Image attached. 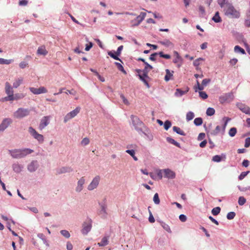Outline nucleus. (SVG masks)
Here are the masks:
<instances>
[{
	"label": "nucleus",
	"instance_id": "f704fd0d",
	"mask_svg": "<svg viewBox=\"0 0 250 250\" xmlns=\"http://www.w3.org/2000/svg\"><path fill=\"white\" fill-rule=\"evenodd\" d=\"M13 61L14 60L12 59L6 60L3 58H0V64H9L11 62H13Z\"/></svg>",
	"mask_w": 250,
	"mask_h": 250
},
{
	"label": "nucleus",
	"instance_id": "cd10ccee",
	"mask_svg": "<svg viewBox=\"0 0 250 250\" xmlns=\"http://www.w3.org/2000/svg\"><path fill=\"white\" fill-rule=\"evenodd\" d=\"M173 130L174 132H176L178 134L183 136L186 135V133H185V132L182 129H181V128L179 127L174 126L173 127Z\"/></svg>",
	"mask_w": 250,
	"mask_h": 250
},
{
	"label": "nucleus",
	"instance_id": "774afa93",
	"mask_svg": "<svg viewBox=\"0 0 250 250\" xmlns=\"http://www.w3.org/2000/svg\"><path fill=\"white\" fill-rule=\"evenodd\" d=\"M159 55V53H154L150 55L149 57V59L152 61H155L156 60L155 56Z\"/></svg>",
	"mask_w": 250,
	"mask_h": 250
},
{
	"label": "nucleus",
	"instance_id": "f257e3e1",
	"mask_svg": "<svg viewBox=\"0 0 250 250\" xmlns=\"http://www.w3.org/2000/svg\"><path fill=\"white\" fill-rule=\"evenodd\" d=\"M224 11L225 15L230 18L237 19L240 16L239 11L236 10L231 4L229 3H226Z\"/></svg>",
	"mask_w": 250,
	"mask_h": 250
},
{
	"label": "nucleus",
	"instance_id": "13d9d810",
	"mask_svg": "<svg viewBox=\"0 0 250 250\" xmlns=\"http://www.w3.org/2000/svg\"><path fill=\"white\" fill-rule=\"evenodd\" d=\"M199 95L203 99H206L208 97L207 93L204 91L199 92Z\"/></svg>",
	"mask_w": 250,
	"mask_h": 250
},
{
	"label": "nucleus",
	"instance_id": "0e129e2a",
	"mask_svg": "<svg viewBox=\"0 0 250 250\" xmlns=\"http://www.w3.org/2000/svg\"><path fill=\"white\" fill-rule=\"evenodd\" d=\"M250 146V137L247 138L245 140V147H248Z\"/></svg>",
	"mask_w": 250,
	"mask_h": 250
},
{
	"label": "nucleus",
	"instance_id": "ea45409f",
	"mask_svg": "<svg viewBox=\"0 0 250 250\" xmlns=\"http://www.w3.org/2000/svg\"><path fill=\"white\" fill-rule=\"evenodd\" d=\"M194 123L196 125H200L203 123V120L201 118H196L194 120Z\"/></svg>",
	"mask_w": 250,
	"mask_h": 250
},
{
	"label": "nucleus",
	"instance_id": "49530a36",
	"mask_svg": "<svg viewBox=\"0 0 250 250\" xmlns=\"http://www.w3.org/2000/svg\"><path fill=\"white\" fill-rule=\"evenodd\" d=\"M61 233L65 238H68L70 236L69 232L66 230H62L61 231Z\"/></svg>",
	"mask_w": 250,
	"mask_h": 250
},
{
	"label": "nucleus",
	"instance_id": "4be33fe9",
	"mask_svg": "<svg viewBox=\"0 0 250 250\" xmlns=\"http://www.w3.org/2000/svg\"><path fill=\"white\" fill-rule=\"evenodd\" d=\"M72 171V169L69 167H62L57 170V173L60 174L66 172H70Z\"/></svg>",
	"mask_w": 250,
	"mask_h": 250
},
{
	"label": "nucleus",
	"instance_id": "2eb2a0df",
	"mask_svg": "<svg viewBox=\"0 0 250 250\" xmlns=\"http://www.w3.org/2000/svg\"><path fill=\"white\" fill-rule=\"evenodd\" d=\"M85 182L84 177H82L77 182V186L76 188V191L78 192H81L83 188V185Z\"/></svg>",
	"mask_w": 250,
	"mask_h": 250
},
{
	"label": "nucleus",
	"instance_id": "b1692460",
	"mask_svg": "<svg viewBox=\"0 0 250 250\" xmlns=\"http://www.w3.org/2000/svg\"><path fill=\"white\" fill-rule=\"evenodd\" d=\"M48 51L46 50L45 46L42 45L40 46L37 50V54L45 56L47 54Z\"/></svg>",
	"mask_w": 250,
	"mask_h": 250
},
{
	"label": "nucleus",
	"instance_id": "c9c22d12",
	"mask_svg": "<svg viewBox=\"0 0 250 250\" xmlns=\"http://www.w3.org/2000/svg\"><path fill=\"white\" fill-rule=\"evenodd\" d=\"M194 117V113L192 112L189 111L186 115V119L188 121H189L192 120Z\"/></svg>",
	"mask_w": 250,
	"mask_h": 250
},
{
	"label": "nucleus",
	"instance_id": "338daca9",
	"mask_svg": "<svg viewBox=\"0 0 250 250\" xmlns=\"http://www.w3.org/2000/svg\"><path fill=\"white\" fill-rule=\"evenodd\" d=\"M93 46V43L92 42H89V44H86L85 50L86 51H89Z\"/></svg>",
	"mask_w": 250,
	"mask_h": 250
},
{
	"label": "nucleus",
	"instance_id": "3c124183",
	"mask_svg": "<svg viewBox=\"0 0 250 250\" xmlns=\"http://www.w3.org/2000/svg\"><path fill=\"white\" fill-rule=\"evenodd\" d=\"M245 25L248 27H250V12H249L248 15V18L245 20Z\"/></svg>",
	"mask_w": 250,
	"mask_h": 250
},
{
	"label": "nucleus",
	"instance_id": "c85d7f7f",
	"mask_svg": "<svg viewBox=\"0 0 250 250\" xmlns=\"http://www.w3.org/2000/svg\"><path fill=\"white\" fill-rule=\"evenodd\" d=\"M108 243V241L107 238L106 237H104L102 238L101 242L98 243V245L100 247H103L107 245Z\"/></svg>",
	"mask_w": 250,
	"mask_h": 250
},
{
	"label": "nucleus",
	"instance_id": "dca6fc26",
	"mask_svg": "<svg viewBox=\"0 0 250 250\" xmlns=\"http://www.w3.org/2000/svg\"><path fill=\"white\" fill-rule=\"evenodd\" d=\"M92 227L91 222H85L83 224V229L82 230V233L86 234L90 230Z\"/></svg>",
	"mask_w": 250,
	"mask_h": 250
},
{
	"label": "nucleus",
	"instance_id": "5701e85b",
	"mask_svg": "<svg viewBox=\"0 0 250 250\" xmlns=\"http://www.w3.org/2000/svg\"><path fill=\"white\" fill-rule=\"evenodd\" d=\"M23 78L22 77L18 78L14 80L13 83V87L18 88L23 82Z\"/></svg>",
	"mask_w": 250,
	"mask_h": 250
},
{
	"label": "nucleus",
	"instance_id": "69168bd1",
	"mask_svg": "<svg viewBox=\"0 0 250 250\" xmlns=\"http://www.w3.org/2000/svg\"><path fill=\"white\" fill-rule=\"evenodd\" d=\"M148 220L151 223H154L155 222V219L153 217L150 211H149V216L148 218Z\"/></svg>",
	"mask_w": 250,
	"mask_h": 250
},
{
	"label": "nucleus",
	"instance_id": "4c0bfd02",
	"mask_svg": "<svg viewBox=\"0 0 250 250\" xmlns=\"http://www.w3.org/2000/svg\"><path fill=\"white\" fill-rule=\"evenodd\" d=\"M115 64L116 65V66L118 68V69L120 71H122L124 74H126V71L125 70V69L124 68V67L123 66V65L121 63H120L119 62H115Z\"/></svg>",
	"mask_w": 250,
	"mask_h": 250
},
{
	"label": "nucleus",
	"instance_id": "bb28decb",
	"mask_svg": "<svg viewBox=\"0 0 250 250\" xmlns=\"http://www.w3.org/2000/svg\"><path fill=\"white\" fill-rule=\"evenodd\" d=\"M100 214L102 215L103 217H105L107 214L106 212V206L104 204H102L101 205V210L100 211Z\"/></svg>",
	"mask_w": 250,
	"mask_h": 250
},
{
	"label": "nucleus",
	"instance_id": "4d7b16f0",
	"mask_svg": "<svg viewBox=\"0 0 250 250\" xmlns=\"http://www.w3.org/2000/svg\"><path fill=\"white\" fill-rule=\"evenodd\" d=\"M28 1L27 0H20L19 1V5L20 6H26L27 5Z\"/></svg>",
	"mask_w": 250,
	"mask_h": 250
},
{
	"label": "nucleus",
	"instance_id": "bf43d9fd",
	"mask_svg": "<svg viewBox=\"0 0 250 250\" xmlns=\"http://www.w3.org/2000/svg\"><path fill=\"white\" fill-rule=\"evenodd\" d=\"M184 93H185V92L181 90L180 89H177L176 91L175 92V95L177 96H181Z\"/></svg>",
	"mask_w": 250,
	"mask_h": 250
},
{
	"label": "nucleus",
	"instance_id": "ddd939ff",
	"mask_svg": "<svg viewBox=\"0 0 250 250\" xmlns=\"http://www.w3.org/2000/svg\"><path fill=\"white\" fill-rule=\"evenodd\" d=\"M146 14L145 12H141L140 14L136 17V19L131 21V23H133L134 21H137L136 23H133L134 26L139 25L141 22L144 20L146 17Z\"/></svg>",
	"mask_w": 250,
	"mask_h": 250
},
{
	"label": "nucleus",
	"instance_id": "c03bdc74",
	"mask_svg": "<svg viewBox=\"0 0 250 250\" xmlns=\"http://www.w3.org/2000/svg\"><path fill=\"white\" fill-rule=\"evenodd\" d=\"M162 226L167 232L169 233H171V231L170 228V227L165 223H162Z\"/></svg>",
	"mask_w": 250,
	"mask_h": 250
},
{
	"label": "nucleus",
	"instance_id": "7c9ffc66",
	"mask_svg": "<svg viewBox=\"0 0 250 250\" xmlns=\"http://www.w3.org/2000/svg\"><path fill=\"white\" fill-rule=\"evenodd\" d=\"M212 19L214 22L216 23L220 22L222 20L221 18L219 16V12H216L215 13V15L213 16Z\"/></svg>",
	"mask_w": 250,
	"mask_h": 250
},
{
	"label": "nucleus",
	"instance_id": "79ce46f5",
	"mask_svg": "<svg viewBox=\"0 0 250 250\" xmlns=\"http://www.w3.org/2000/svg\"><path fill=\"white\" fill-rule=\"evenodd\" d=\"M108 55L109 56H110L111 58H113L114 59L116 60H119L120 61V62H122V61L121 60V59H119V58L118 57V56L119 55H117V54H114V53H113L111 51H109L108 52Z\"/></svg>",
	"mask_w": 250,
	"mask_h": 250
},
{
	"label": "nucleus",
	"instance_id": "5fc2aeb1",
	"mask_svg": "<svg viewBox=\"0 0 250 250\" xmlns=\"http://www.w3.org/2000/svg\"><path fill=\"white\" fill-rule=\"evenodd\" d=\"M249 171L242 172L239 176V179L242 180L249 173Z\"/></svg>",
	"mask_w": 250,
	"mask_h": 250
},
{
	"label": "nucleus",
	"instance_id": "423d86ee",
	"mask_svg": "<svg viewBox=\"0 0 250 250\" xmlns=\"http://www.w3.org/2000/svg\"><path fill=\"white\" fill-rule=\"evenodd\" d=\"M28 132L40 144H42L44 142V137L42 135L39 134L34 128L30 126L28 128Z\"/></svg>",
	"mask_w": 250,
	"mask_h": 250
},
{
	"label": "nucleus",
	"instance_id": "4468645a",
	"mask_svg": "<svg viewBox=\"0 0 250 250\" xmlns=\"http://www.w3.org/2000/svg\"><path fill=\"white\" fill-rule=\"evenodd\" d=\"M174 56H175L174 59L173 60V62L174 63L177 64L178 67H180L183 61V59L182 57L180 56L178 52L176 51H174L173 52Z\"/></svg>",
	"mask_w": 250,
	"mask_h": 250
},
{
	"label": "nucleus",
	"instance_id": "1a4fd4ad",
	"mask_svg": "<svg viewBox=\"0 0 250 250\" xmlns=\"http://www.w3.org/2000/svg\"><path fill=\"white\" fill-rule=\"evenodd\" d=\"M234 99V96L232 93H226L219 97V102L221 104L225 103H229Z\"/></svg>",
	"mask_w": 250,
	"mask_h": 250
},
{
	"label": "nucleus",
	"instance_id": "de8ad7c7",
	"mask_svg": "<svg viewBox=\"0 0 250 250\" xmlns=\"http://www.w3.org/2000/svg\"><path fill=\"white\" fill-rule=\"evenodd\" d=\"M153 201L156 204H159L160 203V199L159 198V195L157 193H156L153 197Z\"/></svg>",
	"mask_w": 250,
	"mask_h": 250
},
{
	"label": "nucleus",
	"instance_id": "f8f14e48",
	"mask_svg": "<svg viewBox=\"0 0 250 250\" xmlns=\"http://www.w3.org/2000/svg\"><path fill=\"white\" fill-rule=\"evenodd\" d=\"M49 116H44L41 120V122L40 123L39 126V129L40 130H42L45 128L47 125H48L49 124Z\"/></svg>",
	"mask_w": 250,
	"mask_h": 250
},
{
	"label": "nucleus",
	"instance_id": "c756f323",
	"mask_svg": "<svg viewBox=\"0 0 250 250\" xmlns=\"http://www.w3.org/2000/svg\"><path fill=\"white\" fill-rule=\"evenodd\" d=\"M12 167L13 170L17 173H19L21 170V167L18 164H13Z\"/></svg>",
	"mask_w": 250,
	"mask_h": 250
},
{
	"label": "nucleus",
	"instance_id": "e2e57ef3",
	"mask_svg": "<svg viewBox=\"0 0 250 250\" xmlns=\"http://www.w3.org/2000/svg\"><path fill=\"white\" fill-rule=\"evenodd\" d=\"M223 120L225 121L223 129L225 130L226 125H227L228 122L230 120V119L229 117H225L223 118Z\"/></svg>",
	"mask_w": 250,
	"mask_h": 250
},
{
	"label": "nucleus",
	"instance_id": "8fccbe9b",
	"mask_svg": "<svg viewBox=\"0 0 250 250\" xmlns=\"http://www.w3.org/2000/svg\"><path fill=\"white\" fill-rule=\"evenodd\" d=\"M235 213L234 212H229L227 214V218L229 220H231L234 218Z\"/></svg>",
	"mask_w": 250,
	"mask_h": 250
},
{
	"label": "nucleus",
	"instance_id": "39448f33",
	"mask_svg": "<svg viewBox=\"0 0 250 250\" xmlns=\"http://www.w3.org/2000/svg\"><path fill=\"white\" fill-rule=\"evenodd\" d=\"M29 114L30 110L28 109L19 108L13 113V116L17 119H21L27 116Z\"/></svg>",
	"mask_w": 250,
	"mask_h": 250
},
{
	"label": "nucleus",
	"instance_id": "6ab92c4d",
	"mask_svg": "<svg viewBox=\"0 0 250 250\" xmlns=\"http://www.w3.org/2000/svg\"><path fill=\"white\" fill-rule=\"evenodd\" d=\"M238 107L243 113L250 115V108L249 106L240 104H238Z\"/></svg>",
	"mask_w": 250,
	"mask_h": 250
},
{
	"label": "nucleus",
	"instance_id": "f03ea898",
	"mask_svg": "<svg viewBox=\"0 0 250 250\" xmlns=\"http://www.w3.org/2000/svg\"><path fill=\"white\" fill-rule=\"evenodd\" d=\"M33 151V150L30 148L15 149L9 150V154H10L11 156L14 158L17 159L23 158L32 153Z\"/></svg>",
	"mask_w": 250,
	"mask_h": 250
},
{
	"label": "nucleus",
	"instance_id": "37998d69",
	"mask_svg": "<svg viewBox=\"0 0 250 250\" xmlns=\"http://www.w3.org/2000/svg\"><path fill=\"white\" fill-rule=\"evenodd\" d=\"M90 141L89 139L87 138H84L81 141V145L83 146H85L89 144Z\"/></svg>",
	"mask_w": 250,
	"mask_h": 250
},
{
	"label": "nucleus",
	"instance_id": "2f4dec72",
	"mask_svg": "<svg viewBox=\"0 0 250 250\" xmlns=\"http://www.w3.org/2000/svg\"><path fill=\"white\" fill-rule=\"evenodd\" d=\"M167 140L169 143L172 144L178 147H180V144L179 143L177 142L176 141H175L174 139H173L170 137H167Z\"/></svg>",
	"mask_w": 250,
	"mask_h": 250
},
{
	"label": "nucleus",
	"instance_id": "0eeeda50",
	"mask_svg": "<svg viewBox=\"0 0 250 250\" xmlns=\"http://www.w3.org/2000/svg\"><path fill=\"white\" fill-rule=\"evenodd\" d=\"M13 87L11 86L9 82H6L5 83V91L7 96L5 97L3 99L4 101H9L12 99L13 95H14Z\"/></svg>",
	"mask_w": 250,
	"mask_h": 250
},
{
	"label": "nucleus",
	"instance_id": "aec40b11",
	"mask_svg": "<svg viewBox=\"0 0 250 250\" xmlns=\"http://www.w3.org/2000/svg\"><path fill=\"white\" fill-rule=\"evenodd\" d=\"M38 166V162L37 161H32L28 166V169L30 172L35 171L37 168Z\"/></svg>",
	"mask_w": 250,
	"mask_h": 250
},
{
	"label": "nucleus",
	"instance_id": "a18cd8bd",
	"mask_svg": "<svg viewBox=\"0 0 250 250\" xmlns=\"http://www.w3.org/2000/svg\"><path fill=\"white\" fill-rule=\"evenodd\" d=\"M221 130V127L219 125H217L214 130H213L210 133L212 135H217L218 133H219V132Z\"/></svg>",
	"mask_w": 250,
	"mask_h": 250
},
{
	"label": "nucleus",
	"instance_id": "052dcab7",
	"mask_svg": "<svg viewBox=\"0 0 250 250\" xmlns=\"http://www.w3.org/2000/svg\"><path fill=\"white\" fill-rule=\"evenodd\" d=\"M28 63L25 62H21L20 63L19 66L20 68L23 69L28 66Z\"/></svg>",
	"mask_w": 250,
	"mask_h": 250
},
{
	"label": "nucleus",
	"instance_id": "9d476101",
	"mask_svg": "<svg viewBox=\"0 0 250 250\" xmlns=\"http://www.w3.org/2000/svg\"><path fill=\"white\" fill-rule=\"evenodd\" d=\"M81 108L77 107L74 110L67 113L64 118V122L66 123L71 119L75 117L80 111Z\"/></svg>",
	"mask_w": 250,
	"mask_h": 250
},
{
	"label": "nucleus",
	"instance_id": "72a5a7b5",
	"mask_svg": "<svg viewBox=\"0 0 250 250\" xmlns=\"http://www.w3.org/2000/svg\"><path fill=\"white\" fill-rule=\"evenodd\" d=\"M204 61V59L202 58H198L197 59L195 60L193 62V65L196 67V69H199V65L200 64V61Z\"/></svg>",
	"mask_w": 250,
	"mask_h": 250
},
{
	"label": "nucleus",
	"instance_id": "9b49d317",
	"mask_svg": "<svg viewBox=\"0 0 250 250\" xmlns=\"http://www.w3.org/2000/svg\"><path fill=\"white\" fill-rule=\"evenodd\" d=\"M29 90L32 93L36 95L47 92V90L44 86H41L38 88L32 87L29 88Z\"/></svg>",
	"mask_w": 250,
	"mask_h": 250
},
{
	"label": "nucleus",
	"instance_id": "473e14b6",
	"mask_svg": "<svg viewBox=\"0 0 250 250\" xmlns=\"http://www.w3.org/2000/svg\"><path fill=\"white\" fill-rule=\"evenodd\" d=\"M234 51L236 53L240 52L242 54H246L245 50L238 45H236L234 47Z\"/></svg>",
	"mask_w": 250,
	"mask_h": 250
},
{
	"label": "nucleus",
	"instance_id": "6e6d98bb",
	"mask_svg": "<svg viewBox=\"0 0 250 250\" xmlns=\"http://www.w3.org/2000/svg\"><path fill=\"white\" fill-rule=\"evenodd\" d=\"M120 97L122 99V100H123V103L126 104V105H129V102L128 101V100L125 98V96L123 95V94H121L120 95Z\"/></svg>",
	"mask_w": 250,
	"mask_h": 250
},
{
	"label": "nucleus",
	"instance_id": "20e7f679",
	"mask_svg": "<svg viewBox=\"0 0 250 250\" xmlns=\"http://www.w3.org/2000/svg\"><path fill=\"white\" fill-rule=\"evenodd\" d=\"M130 118L134 128L138 132H143V129L145 127L144 124L136 116L132 115Z\"/></svg>",
	"mask_w": 250,
	"mask_h": 250
},
{
	"label": "nucleus",
	"instance_id": "680f3d73",
	"mask_svg": "<svg viewBox=\"0 0 250 250\" xmlns=\"http://www.w3.org/2000/svg\"><path fill=\"white\" fill-rule=\"evenodd\" d=\"M226 0H218V3L221 8L224 7L225 4L226 5L227 3H226Z\"/></svg>",
	"mask_w": 250,
	"mask_h": 250
},
{
	"label": "nucleus",
	"instance_id": "7ed1b4c3",
	"mask_svg": "<svg viewBox=\"0 0 250 250\" xmlns=\"http://www.w3.org/2000/svg\"><path fill=\"white\" fill-rule=\"evenodd\" d=\"M145 65L146 66L144 69L142 70L143 75L139 74V77L140 80L142 81L148 88L149 87V85L147 80L149 79V77L148 76V73L149 71L153 68V67L147 62H145Z\"/></svg>",
	"mask_w": 250,
	"mask_h": 250
},
{
	"label": "nucleus",
	"instance_id": "393cba45",
	"mask_svg": "<svg viewBox=\"0 0 250 250\" xmlns=\"http://www.w3.org/2000/svg\"><path fill=\"white\" fill-rule=\"evenodd\" d=\"M166 75L165 77V80L166 82H168L170 80L173 75V71H170L169 69H167L166 70Z\"/></svg>",
	"mask_w": 250,
	"mask_h": 250
},
{
	"label": "nucleus",
	"instance_id": "a211bd4d",
	"mask_svg": "<svg viewBox=\"0 0 250 250\" xmlns=\"http://www.w3.org/2000/svg\"><path fill=\"white\" fill-rule=\"evenodd\" d=\"M12 123V120L10 118H5L1 122L0 127L4 131Z\"/></svg>",
	"mask_w": 250,
	"mask_h": 250
},
{
	"label": "nucleus",
	"instance_id": "58836bf2",
	"mask_svg": "<svg viewBox=\"0 0 250 250\" xmlns=\"http://www.w3.org/2000/svg\"><path fill=\"white\" fill-rule=\"evenodd\" d=\"M237 132V129L235 127L231 128L229 132V134L231 137H233L235 135Z\"/></svg>",
	"mask_w": 250,
	"mask_h": 250
},
{
	"label": "nucleus",
	"instance_id": "412c9836",
	"mask_svg": "<svg viewBox=\"0 0 250 250\" xmlns=\"http://www.w3.org/2000/svg\"><path fill=\"white\" fill-rule=\"evenodd\" d=\"M226 159V156L225 154H222L221 155H215L212 157V160L215 162H220L222 160L225 161Z\"/></svg>",
	"mask_w": 250,
	"mask_h": 250
},
{
	"label": "nucleus",
	"instance_id": "864d4df0",
	"mask_svg": "<svg viewBox=\"0 0 250 250\" xmlns=\"http://www.w3.org/2000/svg\"><path fill=\"white\" fill-rule=\"evenodd\" d=\"M159 55L160 57L164 58L166 59H170V56L168 54H164L163 52H159Z\"/></svg>",
	"mask_w": 250,
	"mask_h": 250
},
{
	"label": "nucleus",
	"instance_id": "f3484780",
	"mask_svg": "<svg viewBox=\"0 0 250 250\" xmlns=\"http://www.w3.org/2000/svg\"><path fill=\"white\" fill-rule=\"evenodd\" d=\"M165 173V177L168 179H174L175 177V173L170 169L167 168L163 170Z\"/></svg>",
	"mask_w": 250,
	"mask_h": 250
},
{
	"label": "nucleus",
	"instance_id": "6e6552de",
	"mask_svg": "<svg viewBox=\"0 0 250 250\" xmlns=\"http://www.w3.org/2000/svg\"><path fill=\"white\" fill-rule=\"evenodd\" d=\"M101 180V177L99 175L96 176L90 182V183L87 186V189L89 191H91L96 188L100 183Z\"/></svg>",
	"mask_w": 250,
	"mask_h": 250
},
{
	"label": "nucleus",
	"instance_id": "a19ab883",
	"mask_svg": "<svg viewBox=\"0 0 250 250\" xmlns=\"http://www.w3.org/2000/svg\"><path fill=\"white\" fill-rule=\"evenodd\" d=\"M215 113V110L214 108L211 107H209L207 109L206 111V114L208 116H212L214 115Z\"/></svg>",
	"mask_w": 250,
	"mask_h": 250
},
{
	"label": "nucleus",
	"instance_id": "e433bc0d",
	"mask_svg": "<svg viewBox=\"0 0 250 250\" xmlns=\"http://www.w3.org/2000/svg\"><path fill=\"white\" fill-rule=\"evenodd\" d=\"M221 211V208L219 207L213 208L211 210V213L213 215H217Z\"/></svg>",
	"mask_w": 250,
	"mask_h": 250
},
{
	"label": "nucleus",
	"instance_id": "a878e982",
	"mask_svg": "<svg viewBox=\"0 0 250 250\" xmlns=\"http://www.w3.org/2000/svg\"><path fill=\"white\" fill-rule=\"evenodd\" d=\"M24 97V95L21 93H16L13 95L12 99H10L9 101H13L14 100H18L22 99Z\"/></svg>",
	"mask_w": 250,
	"mask_h": 250
},
{
	"label": "nucleus",
	"instance_id": "603ef678",
	"mask_svg": "<svg viewBox=\"0 0 250 250\" xmlns=\"http://www.w3.org/2000/svg\"><path fill=\"white\" fill-rule=\"evenodd\" d=\"M164 128L166 130H168L171 126V123L170 121L167 120L164 123Z\"/></svg>",
	"mask_w": 250,
	"mask_h": 250
},
{
	"label": "nucleus",
	"instance_id": "09e8293b",
	"mask_svg": "<svg viewBox=\"0 0 250 250\" xmlns=\"http://www.w3.org/2000/svg\"><path fill=\"white\" fill-rule=\"evenodd\" d=\"M246 200L244 197L241 196L239 198L238 204L239 205L242 206V205H244L245 203H246Z\"/></svg>",
	"mask_w": 250,
	"mask_h": 250
}]
</instances>
